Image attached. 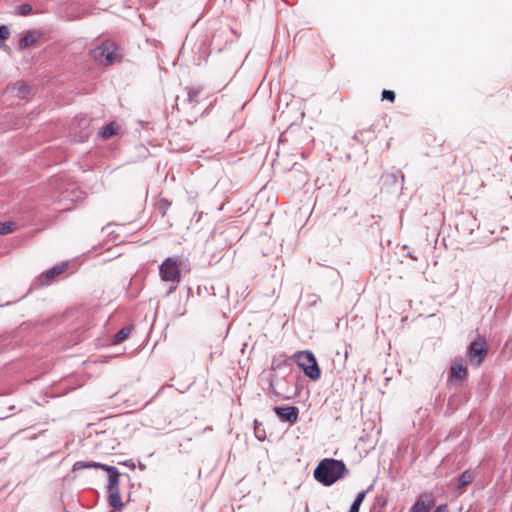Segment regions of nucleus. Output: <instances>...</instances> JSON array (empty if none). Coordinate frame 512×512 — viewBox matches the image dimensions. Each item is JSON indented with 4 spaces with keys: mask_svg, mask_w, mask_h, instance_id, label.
<instances>
[{
    "mask_svg": "<svg viewBox=\"0 0 512 512\" xmlns=\"http://www.w3.org/2000/svg\"><path fill=\"white\" fill-rule=\"evenodd\" d=\"M347 473L348 470L342 460L325 458L315 468L314 477L323 485L330 486L344 478Z\"/></svg>",
    "mask_w": 512,
    "mask_h": 512,
    "instance_id": "1",
    "label": "nucleus"
},
{
    "mask_svg": "<svg viewBox=\"0 0 512 512\" xmlns=\"http://www.w3.org/2000/svg\"><path fill=\"white\" fill-rule=\"evenodd\" d=\"M91 57L99 64L109 66L115 62H120L122 55L119 47L111 41L103 42L90 52Z\"/></svg>",
    "mask_w": 512,
    "mask_h": 512,
    "instance_id": "2",
    "label": "nucleus"
},
{
    "mask_svg": "<svg viewBox=\"0 0 512 512\" xmlns=\"http://www.w3.org/2000/svg\"><path fill=\"white\" fill-rule=\"evenodd\" d=\"M159 274L162 281L171 282L166 295L173 293L181 280V271L177 260L168 257L159 266Z\"/></svg>",
    "mask_w": 512,
    "mask_h": 512,
    "instance_id": "3",
    "label": "nucleus"
},
{
    "mask_svg": "<svg viewBox=\"0 0 512 512\" xmlns=\"http://www.w3.org/2000/svg\"><path fill=\"white\" fill-rule=\"evenodd\" d=\"M87 468H100L105 470L108 473V491H120L119 489V478H120V472L118 469L114 466H110L107 464L99 463V462H84V461H77L73 465V470H82Z\"/></svg>",
    "mask_w": 512,
    "mask_h": 512,
    "instance_id": "4",
    "label": "nucleus"
},
{
    "mask_svg": "<svg viewBox=\"0 0 512 512\" xmlns=\"http://www.w3.org/2000/svg\"><path fill=\"white\" fill-rule=\"evenodd\" d=\"M297 364L303 369L306 376L312 380H318L321 376V371L318 366L314 354L310 351H300L295 355Z\"/></svg>",
    "mask_w": 512,
    "mask_h": 512,
    "instance_id": "5",
    "label": "nucleus"
},
{
    "mask_svg": "<svg viewBox=\"0 0 512 512\" xmlns=\"http://www.w3.org/2000/svg\"><path fill=\"white\" fill-rule=\"evenodd\" d=\"M487 354V347L485 342L473 341L469 346V360L475 366H479Z\"/></svg>",
    "mask_w": 512,
    "mask_h": 512,
    "instance_id": "6",
    "label": "nucleus"
},
{
    "mask_svg": "<svg viewBox=\"0 0 512 512\" xmlns=\"http://www.w3.org/2000/svg\"><path fill=\"white\" fill-rule=\"evenodd\" d=\"M67 268V264H57L52 268L48 269L44 273L38 276L35 284L39 283L41 286L49 285L56 276L62 274Z\"/></svg>",
    "mask_w": 512,
    "mask_h": 512,
    "instance_id": "7",
    "label": "nucleus"
},
{
    "mask_svg": "<svg viewBox=\"0 0 512 512\" xmlns=\"http://www.w3.org/2000/svg\"><path fill=\"white\" fill-rule=\"evenodd\" d=\"M275 414L282 422L295 423L299 416V409L296 406H276L274 407Z\"/></svg>",
    "mask_w": 512,
    "mask_h": 512,
    "instance_id": "8",
    "label": "nucleus"
},
{
    "mask_svg": "<svg viewBox=\"0 0 512 512\" xmlns=\"http://www.w3.org/2000/svg\"><path fill=\"white\" fill-rule=\"evenodd\" d=\"M30 91L31 88L27 83L18 81L6 88L5 95L9 97H16L22 100L28 97Z\"/></svg>",
    "mask_w": 512,
    "mask_h": 512,
    "instance_id": "9",
    "label": "nucleus"
},
{
    "mask_svg": "<svg viewBox=\"0 0 512 512\" xmlns=\"http://www.w3.org/2000/svg\"><path fill=\"white\" fill-rule=\"evenodd\" d=\"M434 504L435 501L432 494L424 493L420 495L416 502L413 504L410 512H429Z\"/></svg>",
    "mask_w": 512,
    "mask_h": 512,
    "instance_id": "10",
    "label": "nucleus"
},
{
    "mask_svg": "<svg viewBox=\"0 0 512 512\" xmlns=\"http://www.w3.org/2000/svg\"><path fill=\"white\" fill-rule=\"evenodd\" d=\"M40 36L41 34L36 30H30L26 32L25 35L18 42L19 49L23 50L34 45L38 41Z\"/></svg>",
    "mask_w": 512,
    "mask_h": 512,
    "instance_id": "11",
    "label": "nucleus"
},
{
    "mask_svg": "<svg viewBox=\"0 0 512 512\" xmlns=\"http://www.w3.org/2000/svg\"><path fill=\"white\" fill-rule=\"evenodd\" d=\"M467 377V368L462 362H454L450 368V379L463 381Z\"/></svg>",
    "mask_w": 512,
    "mask_h": 512,
    "instance_id": "12",
    "label": "nucleus"
},
{
    "mask_svg": "<svg viewBox=\"0 0 512 512\" xmlns=\"http://www.w3.org/2000/svg\"><path fill=\"white\" fill-rule=\"evenodd\" d=\"M132 331V327L130 326H125L123 327L122 329H120L114 336H113V340H112V343L114 345H117V344H120L121 342H123L124 340H126L130 333Z\"/></svg>",
    "mask_w": 512,
    "mask_h": 512,
    "instance_id": "13",
    "label": "nucleus"
},
{
    "mask_svg": "<svg viewBox=\"0 0 512 512\" xmlns=\"http://www.w3.org/2000/svg\"><path fill=\"white\" fill-rule=\"evenodd\" d=\"M108 502L114 509L122 508L124 506L121 500L120 491H109Z\"/></svg>",
    "mask_w": 512,
    "mask_h": 512,
    "instance_id": "14",
    "label": "nucleus"
},
{
    "mask_svg": "<svg viewBox=\"0 0 512 512\" xmlns=\"http://www.w3.org/2000/svg\"><path fill=\"white\" fill-rule=\"evenodd\" d=\"M473 481V475L470 471H464L458 478V488L466 487Z\"/></svg>",
    "mask_w": 512,
    "mask_h": 512,
    "instance_id": "15",
    "label": "nucleus"
},
{
    "mask_svg": "<svg viewBox=\"0 0 512 512\" xmlns=\"http://www.w3.org/2000/svg\"><path fill=\"white\" fill-rule=\"evenodd\" d=\"M366 491H362L357 494L348 512H359L360 506L365 499Z\"/></svg>",
    "mask_w": 512,
    "mask_h": 512,
    "instance_id": "16",
    "label": "nucleus"
},
{
    "mask_svg": "<svg viewBox=\"0 0 512 512\" xmlns=\"http://www.w3.org/2000/svg\"><path fill=\"white\" fill-rule=\"evenodd\" d=\"M16 228L15 223L13 222H0V235H6L13 232Z\"/></svg>",
    "mask_w": 512,
    "mask_h": 512,
    "instance_id": "17",
    "label": "nucleus"
},
{
    "mask_svg": "<svg viewBox=\"0 0 512 512\" xmlns=\"http://www.w3.org/2000/svg\"><path fill=\"white\" fill-rule=\"evenodd\" d=\"M254 433L257 439L264 440L266 437L265 430L262 427V424L257 420L254 421Z\"/></svg>",
    "mask_w": 512,
    "mask_h": 512,
    "instance_id": "18",
    "label": "nucleus"
},
{
    "mask_svg": "<svg viewBox=\"0 0 512 512\" xmlns=\"http://www.w3.org/2000/svg\"><path fill=\"white\" fill-rule=\"evenodd\" d=\"M381 99L388 100L389 102L394 103L396 99V94L392 90L384 89L381 94Z\"/></svg>",
    "mask_w": 512,
    "mask_h": 512,
    "instance_id": "19",
    "label": "nucleus"
},
{
    "mask_svg": "<svg viewBox=\"0 0 512 512\" xmlns=\"http://www.w3.org/2000/svg\"><path fill=\"white\" fill-rule=\"evenodd\" d=\"M120 130H99V137L103 140H108L111 137L118 135Z\"/></svg>",
    "mask_w": 512,
    "mask_h": 512,
    "instance_id": "20",
    "label": "nucleus"
},
{
    "mask_svg": "<svg viewBox=\"0 0 512 512\" xmlns=\"http://www.w3.org/2000/svg\"><path fill=\"white\" fill-rule=\"evenodd\" d=\"M32 12V6L30 4H22L17 8V14L21 16L29 15Z\"/></svg>",
    "mask_w": 512,
    "mask_h": 512,
    "instance_id": "21",
    "label": "nucleus"
},
{
    "mask_svg": "<svg viewBox=\"0 0 512 512\" xmlns=\"http://www.w3.org/2000/svg\"><path fill=\"white\" fill-rule=\"evenodd\" d=\"M320 301L317 294L311 293L306 296V302L309 306H315Z\"/></svg>",
    "mask_w": 512,
    "mask_h": 512,
    "instance_id": "22",
    "label": "nucleus"
},
{
    "mask_svg": "<svg viewBox=\"0 0 512 512\" xmlns=\"http://www.w3.org/2000/svg\"><path fill=\"white\" fill-rule=\"evenodd\" d=\"M10 36V31L7 26H0V40H6Z\"/></svg>",
    "mask_w": 512,
    "mask_h": 512,
    "instance_id": "23",
    "label": "nucleus"
},
{
    "mask_svg": "<svg viewBox=\"0 0 512 512\" xmlns=\"http://www.w3.org/2000/svg\"><path fill=\"white\" fill-rule=\"evenodd\" d=\"M433 512H448L446 505H439Z\"/></svg>",
    "mask_w": 512,
    "mask_h": 512,
    "instance_id": "24",
    "label": "nucleus"
},
{
    "mask_svg": "<svg viewBox=\"0 0 512 512\" xmlns=\"http://www.w3.org/2000/svg\"><path fill=\"white\" fill-rule=\"evenodd\" d=\"M123 465L131 468V469H134L135 468V463L133 462V460H127L123 463Z\"/></svg>",
    "mask_w": 512,
    "mask_h": 512,
    "instance_id": "25",
    "label": "nucleus"
},
{
    "mask_svg": "<svg viewBox=\"0 0 512 512\" xmlns=\"http://www.w3.org/2000/svg\"><path fill=\"white\" fill-rule=\"evenodd\" d=\"M408 256L413 260H417V257L413 253H409Z\"/></svg>",
    "mask_w": 512,
    "mask_h": 512,
    "instance_id": "26",
    "label": "nucleus"
},
{
    "mask_svg": "<svg viewBox=\"0 0 512 512\" xmlns=\"http://www.w3.org/2000/svg\"><path fill=\"white\" fill-rule=\"evenodd\" d=\"M139 468H140L141 470H145L146 466H145L144 464H142V463H139Z\"/></svg>",
    "mask_w": 512,
    "mask_h": 512,
    "instance_id": "27",
    "label": "nucleus"
},
{
    "mask_svg": "<svg viewBox=\"0 0 512 512\" xmlns=\"http://www.w3.org/2000/svg\"><path fill=\"white\" fill-rule=\"evenodd\" d=\"M105 128H109V129L114 128L113 123H110V124H109V125H107Z\"/></svg>",
    "mask_w": 512,
    "mask_h": 512,
    "instance_id": "28",
    "label": "nucleus"
},
{
    "mask_svg": "<svg viewBox=\"0 0 512 512\" xmlns=\"http://www.w3.org/2000/svg\"><path fill=\"white\" fill-rule=\"evenodd\" d=\"M110 512H117V511H116V510H112V511H110Z\"/></svg>",
    "mask_w": 512,
    "mask_h": 512,
    "instance_id": "29",
    "label": "nucleus"
}]
</instances>
